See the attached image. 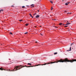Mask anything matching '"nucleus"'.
I'll list each match as a JSON object with an SVG mask.
<instances>
[{"mask_svg":"<svg viewBox=\"0 0 76 76\" xmlns=\"http://www.w3.org/2000/svg\"><path fill=\"white\" fill-rule=\"evenodd\" d=\"M34 67V66H23L22 65L19 66H17L15 67V68L13 70V71H16V70H20V69H22V67Z\"/></svg>","mask_w":76,"mask_h":76,"instance_id":"f257e3e1","label":"nucleus"},{"mask_svg":"<svg viewBox=\"0 0 76 76\" xmlns=\"http://www.w3.org/2000/svg\"><path fill=\"white\" fill-rule=\"evenodd\" d=\"M74 61H76V59H73L72 60H69L67 58H65L64 60L61 59L59 60V62H70L71 63H73Z\"/></svg>","mask_w":76,"mask_h":76,"instance_id":"f03ea898","label":"nucleus"},{"mask_svg":"<svg viewBox=\"0 0 76 76\" xmlns=\"http://www.w3.org/2000/svg\"><path fill=\"white\" fill-rule=\"evenodd\" d=\"M55 62H52L51 63H45L44 64H42V66H43V65H46V64H52L53 63H54Z\"/></svg>","mask_w":76,"mask_h":76,"instance_id":"7ed1b4c3","label":"nucleus"},{"mask_svg":"<svg viewBox=\"0 0 76 76\" xmlns=\"http://www.w3.org/2000/svg\"><path fill=\"white\" fill-rule=\"evenodd\" d=\"M0 70H5V69H3L2 68H0Z\"/></svg>","mask_w":76,"mask_h":76,"instance_id":"20e7f679","label":"nucleus"},{"mask_svg":"<svg viewBox=\"0 0 76 76\" xmlns=\"http://www.w3.org/2000/svg\"><path fill=\"white\" fill-rule=\"evenodd\" d=\"M69 24H70V23H68L65 24V25H69Z\"/></svg>","mask_w":76,"mask_h":76,"instance_id":"39448f33","label":"nucleus"},{"mask_svg":"<svg viewBox=\"0 0 76 76\" xmlns=\"http://www.w3.org/2000/svg\"><path fill=\"white\" fill-rule=\"evenodd\" d=\"M39 16L38 15H37L36 16V18H39Z\"/></svg>","mask_w":76,"mask_h":76,"instance_id":"423d86ee","label":"nucleus"},{"mask_svg":"<svg viewBox=\"0 0 76 76\" xmlns=\"http://www.w3.org/2000/svg\"><path fill=\"white\" fill-rule=\"evenodd\" d=\"M72 13H71V12H68L67 13V15H68V14H71Z\"/></svg>","mask_w":76,"mask_h":76,"instance_id":"0eeeda50","label":"nucleus"},{"mask_svg":"<svg viewBox=\"0 0 76 76\" xmlns=\"http://www.w3.org/2000/svg\"><path fill=\"white\" fill-rule=\"evenodd\" d=\"M62 24H63V23H61L59 24V25H62Z\"/></svg>","mask_w":76,"mask_h":76,"instance_id":"6e6552de","label":"nucleus"},{"mask_svg":"<svg viewBox=\"0 0 76 76\" xmlns=\"http://www.w3.org/2000/svg\"><path fill=\"white\" fill-rule=\"evenodd\" d=\"M28 65H32V64L30 63H28Z\"/></svg>","mask_w":76,"mask_h":76,"instance_id":"1a4fd4ad","label":"nucleus"},{"mask_svg":"<svg viewBox=\"0 0 76 76\" xmlns=\"http://www.w3.org/2000/svg\"><path fill=\"white\" fill-rule=\"evenodd\" d=\"M3 10H0V12H3Z\"/></svg>","mask_w":76,"mask_h":76,"instance_id":"9d476101","label":"nucleus"},{"mask_svg":"<svg viewBox=\"0 0 76 76\" xmlns=\"http://www.w3.org/2000/svg\"><path fill=\"white\" fill-rule=\"evenodd\" d=\"M57 54V52L56 53H54V54H55V55H56V54Z\"/></svg>","mask_w":76,"mask_h":76,"instance_id":"9b49d317","label":"nucleus"},{"mask_svg":"<svg viewBox=\"0 0 76 76\" xmlns=\"http://www.w3.org/2000/svg\"><path fill=\"white\" fill-rule=\"evenodd\" d=\"M72 48H71V47H70V50H69L68 51H71V49Z\"/></svg>","mask_w":76,"mask_h":76,"instance_id":"f8f14e48","label":"nucleus"},{"mask_svg":"<svg viewBox=\"0 0 76 76\" xmlns=\"http://www.w3.org/2000/svg\"><path fill=\"white\" fill-rule=\"evenodd\" d=\"M65 5H68V3H65Z\"/></svg>","mask_w":76,"mask_h":76,"instance_id":"ddd939ff","label":"nucleus"},{"mask_svg":"<svg viewBox=\"0 0 76 76\" xmlns=\"http://www.w3.org/2000/svg\"><path fill=\"white\" fill-rule=\"evenodd\" d=\"M50 3H53V2L51 1H50Z\"/></svg>","mask_w":76,"mask_h":76,"instance_id":"4468645a","label":"nucleus"},{"mask_svg":"<svg viewBox=\"0 0 76 76\" xmlns=\"http://www.w3.org/2000/svg\"><path fill=\"white\" fill-rule=\"evenodd\" d=\"M10 34H11V35H13V34L11 32H10Z\"/></svg>","mask_w":76,"mask_h":76,"instance_id":"2eb2a0df","label":"nucleus"},{"mask_svg":"<svg viewBox=\"0 0 76 76\" xmlns=\"http://www.w3.org/2000/svg\"><path fill=\"white\" fill-rule=\"evenodd\" d=\"M64 12L65 13H67V11H65Z\"/></svg>","mask_w":76,"mask_h":76,"instance_id":"dca6fc26","label":"nucleus"},{"mask_svg":"<svg viewBox=\"0 0 76 76\" xmlns=\"http://www.w3.org/2000/svg\"><path fill=\"white\" fill-rule=\"evenodd\" d=\"M74 44V42L73 43H72L71 45V46H72V45H73V44Z\"/></svg>","mask_w":76,"mask_h":76,"instance_id":"f3484780","label":"nucleus"},{"mask_svg":"<svg viewBox=\"0 0 76 76\" xmlns=\"http://www.w3.org/2000/svg\"><path fill=\"white\" fill-rule=\"evenodd\" d=\"M22 8H23V9L25 8V6H23V7H22Z\"/></svg>","mask_w":76,"mask_h":76,"instance_id":"a211bd4d","label":"nucleus"},{"mask_svg":"<svg viewBox=\"0 0 76 76\" xmlns=\"http://www.w3.org/2000/svg\"><path fill=\"white\" fill-rule=\"evenodd\" d=\"M33 15L34 16V15H37V13H35V14H34Z\"/></svg>","mask_w":76,"mask_h":76,"instance_id":"6ab92c4d","label":"nucleus"},{"mask_svg":"<svg viewBox=\"0 0 76 76\" xmlns=\"http://www.w3.org/2000/svg\"><path fill=\"white\" fill-rule=\"evenodd\" d=\"M54 27H55V28H58V27H57V26H55Z\"/></svg>","mask_w":76,"mask_h":76,"instance_id":"aec40b11","label":"nucleus"},{"mask_svg":"<svg viewBox=\"0 0 76 76\" xmlns=\"http://www.w3.org/2000/svg\"><path fill=\"white\" fill-rule=\"evenodd\" d=\"M29 15H30V16H31V17H32V15H31V14H29Z\"/></svg>","mask_w":76,"mask_h":76,"instance_id":"412c9836","label":"nucleus"},{"mask_svg":"<svg viewBox=\"0 0 76 76\" xmlns=\"http://www.w3.org/2000/svg\"><path fill=\"white\" fill-rule=\"evenodd\" d=\"M19 21H20V22H22V20H20Z\"/></svg>","mask_w":76,"mask_h":76,"instance_id":"4be33fe9","label":"nucleus"},{"mask_svg":"<svg viewBox=\"0 0 76 76\" xmlns=\"http://www.w3.org/2000/svg\"><path fill=\"white\" fill-rule=\"evenodd\" d=\"M28 24H26V26H28Z\"/></svg>","mask_w":76,"mask_h":76,"instance_id":"5701e85b","label":"nucleus"},{"mask_svg":"<svg viewBox=\"0 0 76 76\" xmlns=\"http://www.w3.org/2000/svg\"><path fill=\"white\" fill-rule=\"evenodd\" d=\"M39 65H39V64H38V65H35V66H39Z\"/></svg>","mask_w":76,"mask_h":76,"instance_id":"b1692460","label":"nucleus"},{"mask_svg":"<svg viewBox=\"0 0 76 76\" xmlns=\"http://www.w3.org/2000/svg\"><path fill=\"white\" fill-rule=\"evenodd\" d=\"M65 27H68V26H64Z\"/></svg>","mask_w":76,"mask_h":76,"instance_id":"393cba45","label":"nucleus"},{"mask_svg":"<svg viewBox=\"0 0 76 76\" xmlns=\"http://www.w3.org/2000/svg\"><path fill=\"white\" fill-rule=\"evenodd\" d=\"M53 9V7H52L51 9V10H52V9Z\"/></svg>","mask_w":76,"mask_h":76,"instance_id":"a878e982","label":"nucleus"},{"mask_svg":"<svg viewBox=\"0 0 76 76\" xmlns=\"http://www.w3.org/2000/svg\"><path fill=\"white\" fill-rule=\"evenodd\" d=\"M34 4H32L31 5V6H33Z\"/></svg>","mask_w":76,"mask_h":76,"instance_id":"bb28decb","label":"nucleus"},{"mask_svg":"<svg viewBox=\"0 0 76 76\" xmlns=\"http://www.w3.org/2000/svg\"><path fill=\"white\" fill-rule=\"evenodd\" d=\"M28 34V32H26L25 33H24V34Z\"/></svg>","mask_w":76,"mask_h":76,"instance_id":"cd10ccee","label":"nucleus"},{"mask_svg":"<svg viewBox=\"0 0 76 76\" xmlns=\"http://www.w3.org/2000/svg\"><path fill=\"white\" fill-rule=\"evenodd\" d=\"M41 35H42V36H43V35H42V34H41Z\"/></svg>","mask_w":76,"mask_h":76,"instance_id":"c85d7f7f","label":"nucleus"},{"mask_svg":"<svg viewBox=\"0 0 76 76\" xmlns=\"http://www.w3.org/2000/svg\"><path fill=\"white\" fill-rule=\"evenodd\" d=\"M63 25L64 26V25H66V24H63Z\"/></svg>","mask_w":76,"mask_h":76,"instance_id":"c756f323","label":"nucleus"},{"mask_svg":"<svg viewBox=\"0 0 76 76\" xmlns=\"http://www.w3.org/2000/svg\"><path fill=\"white\" fill-rule=\"evenodd\" d=\"M53 20H56V19H53Z\"/></svg>","mask_w":76,"mask_h":76,"instance_id":"7c9ffc66","label":"nucleus"},{"mask_svg":"<svg viewBox=\"0 0 76 76\" xmlns=\"http://www.w3.org/2000/svg\"><path fill=\"white\" fill-rule=\"evenodd\" d=\"M67 3H68V4H69V3H70V2H67Z\"/></svg>","mask_w":76,"mask_h":76,"instance_id":"2f4dec72","label":"nucleus"},{"mask_svg":"<svg viewBox=\"0 0 76 76\" xmlns=\"http://www.w3.org/2000/svg\"><path fill=\"white\" fill-rule=\"evenodd\" d=\"M34 6H32V7H34Z\"/></svg>","mask_w":76,"mask_h":76,"instance_id":"473e14b6","label":"nucleus"},{"mask_svg":"<svg viewBox=\"0 0 76 76\" xmlns=\"http://www.w3.org/2000/svg\"><path fill=\"white\" fill-rule=\"evenodd\" d=\"M37 11L38 12H39V10H37Z\"/></svg>","mask_w":76,"mask_h":76,"instance_id":"72a5a7b5","label":"nucleus"},{"mask_svg":"<svg viewBox=\"0 0 76 76\" xmlns=\"http://www.w3.org/2000/svg\"><path fill=\"white\" fill-rule=\"evenodd\" d=\"M31 18H34V17H32V16Z\"/></svg>","mask_w":76,"mask_h":76,"instance_id":"f704fd0d","label":"nucleus"},{"mask_svg":"<svg viewBox=\"0 0 76 76\" xmlns=\"http://www.w3.org/2000/svg\"><path fill=\"white\" fill-rule=\"evenodd\" d=\"M68 31H70V29H69Z\"/></svg>","mask_w":76,"mask_h":76,"instance_id":"c9c22d12","label":"nucleus"},{"mask_svg":"<svg viewBox=\"0 0 76 76\" xmlns=\"http://www.w3.org/2000/svg\"><path fill=\"white\" fill-rule=\"evenodd\" d=\"M27 6V7H28V6Z\"/></svg>","mask_w":76,"mask_h":76,"instance_id":"e433bc0d","label":"nucleus"},{"mask_svg":"<svg viewBox=\"0 0 76 76\" xmlns=\"http://www.w3.org/2000/svg\"><path fill=\"white\" fill-rule=\"evenodd\" d=\"M12 7H14V6H12Z\"/></svg>","mask_w":76,"mask_h":76,"instance_id":"4c0bfd02","label":"nucleus"},{"mask_svg":"<svg viewBox=\"0 0 76 76\" xmlns=\"http://www.w3.org/2000/svg\"><path fill=\"white\" fill-rule=\"evenodd\" d=\"M37 42H36V43H37Z\"/></svg>","mask_w":76,"mask_h":76,"instance_id":"58836bf2","label":"nucleus"},{"mask_svg":"<svg viewBox=\"0 0 76 76\" xmlns=\"http://www.w3.org/2000/svg\"><path fill=\"white\" fill-rule=\"evenodd\" d=\"M35 27H36V26H35Z\"/></svg>","mask_w":76,"mask_h":76,"instance_id":"ea45409f","label":"nucleus"},{"mask_svg":"<svg viewBox=\"0 0 76 76\" xmlns=\"http://www.w3.org/2000/svg\"><path fill=\"white\" fill-rule=\"evenodd\" d=\"M71 20H72V19H71Z\"/></svg>","mask_w":76,"mask_h":76,"instance_id":"a19ab883","label":"nucleus"},{"mask_svg":"<svg viewBox=\"0 0 76 76\" xmlns=\"http://www.w3.org/2000/svg\"><path fill=\"white\" fill-rule=\"evenodd\" d=\"M67 22H68V21H67Z\"/></svg>","mask_w":76,"mask_h":76,"instance_id":"79ce46f5","label":"nucleus"}]
</instances>
